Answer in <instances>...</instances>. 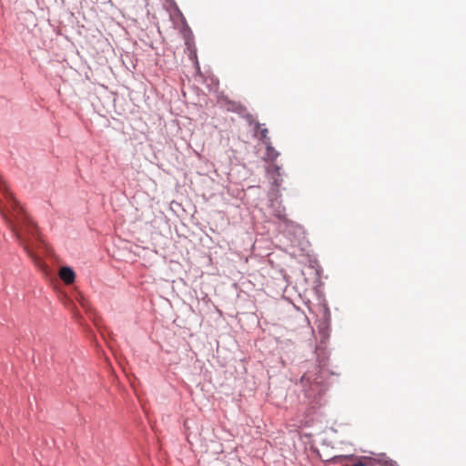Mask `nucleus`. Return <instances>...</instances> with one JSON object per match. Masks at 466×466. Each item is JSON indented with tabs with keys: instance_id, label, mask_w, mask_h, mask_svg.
Wrapping results in <instances>:
<instances>
[{
	"instance_id": "obj_3",
	"label": "nucleus",
	"mask_w": 466,
	"mask_h": 466,
	"mask_svg": "<svg viewBox=\"0 0 466 466\" xmlns=\"http://www.w3.org/2000/svg\"><path fill=\"white\" fill-rule=\"evenodd\" d=\"M59 277L66 284H72L75 281V272L69 267H63L59 271Z\"/></svg>"
},
{
	"instance_id": "obj_2",
	"label": "nucleus",
	"mask_w": 466,
	"mask_h": 466,
	"mask_svg": "<svg viewBox=\"0 0 466 466\" xmlns=\"http://www.w3.org/2000/svg\"><path fill=\"white\" fill-rule=\"evenodd\" d=\"M345 460L354 461L352 466H374L376 464V460L374 459L369 457L355 458L353 455L334 456L329 461L333 463H341Z\"/></svg>"
},
{
	"instance_id": "obj_8",
	"label": "nucleus",
	"mask_w": 466,
	"mask_h": 466,
	"mask_svg": "<svg viewBox=\"0 0 466 466\" xmlns=\"http://www.w3.org/2000/svg\"><path fill=\"white\" fill-rule=\"evenodd\" d=\"M257 127H258V128H260V127H261V125L258 123V124H257Z\"/></svg>"
},
{
	"instance_id": "obj_5",
	"label": "nucleus",
	"mask_w": 466,
	"mask_h": 466,
	"mask_svg": "<svg viewBox=\"0 0 466 466\" xmlns=\"http://www.w3.org/2000/svg\"><path fill=\"white\" fill-rule=\"evenodd\" d=\"M259 132H260V137H261V138H263V139H267V138H268V129H267L266 127H264V128H260V131H259Z\"/></svg>"
},
{
	"instance_id": "obj_6",
	"label": "nucleus",
	"mask_w": 466,
	"mask_h": 466,
	"mask_svg": "<svg viewBox=\"0 0 466 466\" xmlns=\"http://www.w3.org/2000/svg\"><path fill=\"white\" fill-rule=\"evenodd\" d=\"M233 109L236 111V112H238V113H241L243 110H245V107L242 106L241 105H233Z\"/></svg>"
},
{
	"instance_id": "obj_1",
	"label": "nucleus",
	"mask_w": 466,
	"mask_h": 466,
	"mask_svg": "<svg viewBox=\"0 0 466 466\" xmlns=\"http://www.w3.org/2000/svg\"><path fill=\"white\" fill-rule=\"evenodd\" d=\"M0 191L5 196L8 205L7 212L1 209V214L8 228L13 232L18 244L24 248L28 257L35 265L40 264V258L35 249L44 244L40 233L35 223L25 213L24 208L14 198L7 186L0 177Z\"/></svg>"
},
{
	"instance_id": "obj_4",
	"label": "nucleus",
	"mask_w": 466,
	"mask_h": 466,
	"mask_svg": "<svg viewBox=\"0 0 466 466\" xmlns=\"http://www.w3.org/2000/svg\"><path fill=\"white\" fill-rule=\"evenodd\" d=\"M267 150H268V157L271 159H275L279 155V153L276 152L274 150V148L272 147H270L269 145L267 147Z\"/></svg>"
},
{
	"instance_id": "obj_7",
	"label": "nucleus",
	"mask_w": 466,
	"mask_h": 466,
	"mask_svg": "<svg viewBox=\"0 0 466 466\" xmlns=\"http://www.w3.org/2000/svg\"><path fill=\"white\" fill-rule=\"evenodd\" d=\"M385 464H386L387 466H392L393 462H392L391 461H385Z\"/></svg>"
}]
</instances>
